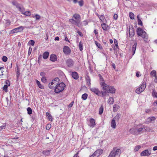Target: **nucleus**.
<instances>
[{"instance_id": "nucleus-5", "label": "nucleus", "mask_w": 157, "mask_h": 157, "mask_svg": "<svg viewBox=\"0 0 157 157\" xmlns=\"http://www.w3.org/2000/svg\"><path fill=\"white\" fill-rule=\"evenodd\" d=\"M151 154V149H147L143 151L140 153L141 156H147Z\"/></svg>"}, {"instance_id": "nucleus-63", "label": "nucleus", "mask_w": 157, "mask_h": 157, "mask_svg": "<svg viewBox=\"0 0 157 157\" xmlns=\"http://www.w3.org/2000/svg\"><path fill=\"white\" fill-rule=\"evenodd\" d=\"M74 102L73 101L71 102V103L68 105V107L70 108L73 105Z\"/></svg>"}, {"instance_id": "nucleus-35", "label": "nucleus", "mask_w": 157, "mask_h": 157, "mask_svg": "<svg viewBox=\"0 0 157 157\" xmlns=\"http://www.w3.org/2000/svg\"><path fill=\"white\" fill-rule=\"evenodd\" d=\"M98 16L99 17L100 19L101 20V21H102V22H103V21L105 19V17L103 15H99L98 14Z\"/></svg>"}, {"instance_id": "nucleus-18", "label": "nucleus", "mask_w": 157, "mask_h": 157, "mask_svg": "<svg viewBox=\"0 0 157 157\" xmlns=\"http://www.w3.org/2000/svg\"><path fill=\"white\" fill-rule=\"evenodd\" d=\"M71 75L72 78L75 79H77L78 78V74L76 72H72Z\"/></svg>"}, {"instance_id": "nucleus-49", "label": "nucleus", "mask_w": 157, "mask_h": 157, "mask_svg": "<svg viewBox=\"0 0 157 157\" xmlns=\"http://www.w3.org/2000/svg\"><path fill=\"white\" fill-rule=\"evenodd\" d=\"M16 6V8H17L20 11H21V8L18 3Z\"/></svg>"}, {"instance_id": "nucleus-39", "label": "nucleus", "mask_w": 157, "mask_h": 157, "mask_svg": "<svg viewBox=\"0 0 157 157\" xmlns=\"http://www.w3.org/2000/svg\"><path fill=\"white\" fill-rule=\"evenodd\" d=\"M144 126L143 125L141 127L138 128L137 129V132H140L143 131H144Z\"/></svg>"}, {"instance_id": "nucleus-58", "label": "nucleus", "mask_w": 157, "mask_h": 157, "mask_svg": "<svg viewBox=\"0 0 157 157\" xmlns=\"http://www.w3.org/2000/svg\"><path fill=\"white\" fill-rule=\"evenodd\" d=\"M40 75L42 77H44L45 75V73L44 72H42L40 73Z\"/></svg>"}, {"instance_id": "nucleus-48", "label": "nucleus", "mask_w": 157, "mask_h": 157, "mask_svg": "<svg viewBox=\"0 0 157 157\" xmlns=\"http://www.w3.org/2000/svg\"><path fill=\"white\" fill-rule=\"evenodd\" d=\"M95 43L96 45L99 48H101L102 47L100 44H99L97 41H95Z\"/></svg>"}, {"instance_id": "nucleus-9", "label": "nucleus", "mask_w": 157, "mask_h": 157, "mask_svg": "<svg viewBox=\"0 0 157 157\" xmlns=\"http://www.w3.org/2000/svg\"><path fill=\"white\" fill-rule=\"evenodd\" d=\"M63 52L66 55L69 54L71 53V49L69 47L67 46H65L63 48Z\"/></svg>"}, {"instance_id": "nucleus-19", "label": "nucleus", "mask_w": 157, "mask_h": 157, "mask_svg": "<svg viewBox=\"0 0 157 157\" xmlns=\"http://www.w3.org/2000/svg\"><path fill=\"white\" fill-rule=\"evenodd\" d=\"M129 35L130 37H132L134 36L135 34L134 29L133 28H130L129 29Z\"/></svg>"}, {"instance_id": "nucleus-55", "label": "nucleus", "mask_w": 157, "mask_h": 157, "mask_svg": "<svg viewBox=\"0 0 157 157\" xmlns=\"http://www.w3.org/2000/svg\"><path fill=\"white\" fill-rule=\"evenodd\" d=\"M29 43L32 46H33L34 44V43H35V42L34 40H31L29 41Z\"/></svg>"}, {"instance_id": "nucleus-6", "label": "nucleus", "mask_w": 157, "mask_h": 157, "mask_svg": "<svg viewBox=\"0 0 157 157\" xmlns=\"http://www.w3.org/2000/svg\"><path fill=\"white\" fill-rule=\"evenodd\" d=\"M24 28V27L21 26L19 27H17V28L11 30V33H17L19 32H20L21 31L23 30Z\"/></svg>"}, {"instance_id": "nucleus-15", "label": "nucleus", "mask_w": 157, "mask_h": 157, "mask_svg": "<svg viewBox=\"0 0 157 157\" xmlns=\"http://www.w3.org/2000/svg\"><path fill=\"white\" fill-rule=\"evenodd\" d=\"M115 89L113 87L110 86L106 92L108 93L113 94L115 93Z\"/></svg>"}, {"instance_id": "nucleus-11", "label": "nucleus", "mask_w": 157, "mask_h": 157, "mask_svg": "<svg viewBox=\"0 0 157 157\" xmlns=\"http://www.w3.org/2000/svg\"><path fill=\"white\" fill-rule=\"evenodd\" d=\"M95 121L93 118H90L89 120L90 124H88L89 126L92 128H93L96 125Z\"/></svg>"}, {"instance_id": "nucleus-45", "label": "nucleus", "mask_w": 157, "mask_h": 157, "mask_svg": "<svg viewBox=\"0 0 157 157\" xmlns=\"http://www.w3.org/2000/svg\"><path fill=\"white\" fill-rule=\"evenodd\" d=\"M41 81L43 82L46 83L47 82V79L46 77H42L41 78Z\"/></svg>"}, {"instance_id": "nucleus-64", "label": "nucleus", "mask_w": 157, "mask_h": 157, "mask_svg": "<svg viewBox=\"0 0 157 157\" xmlns=\"http://www.w3.org/2000/svg\"><path fill=\"white\" fill-rule=\"evenodd\" d=\"M89 157H97V156L95 154L93 153L92 155L89 156Z\"/></svg>"}, {"instance_id": "nucleus-4", "label": "nucleus", "mask_w": 157, "mask_h": 157, "mask_svg": "<svg viewBox=\"0 0 157 157\" xmlns=\"http://www.w3.org/2000/svg\"><path fill=\"white\" fill-rule=\"evenodd\" d=\"M146 87V83L145 82H144L139 87L136 89V92L137 93L139 94L144 90Z\"/></svg>"}, {"instance_id": "nucleus-34", "label": "nucleus", "mask_w": 157, "mask_h": 157, "mask_svg": "<svg viewBox=\"0 0 157 157\" xmlns=\"http://www.w3.org/2000/svg\"><path fill=\"white\" fill-rule=\"evenodd\" d=\"M88 94L86 93L83 94L82 96V98L84 100H86L87 98Z\"/></svg>"}, {"instance_id": "nucleus-57", "label": "nucleus", "mask_w": 157, "mask_h": 157, "mask_svg": "<svg viewBox=\"0 0 157 157\" xmlns=\"http://www.w3.org/2000/svg\"><path fill=\"white\" fill-rule=\"evenodd\" d=\"M138 21V24L139 25H141V26L143 25V23L141 20L140 19H139Z\"/></svg>"}, {"instance_id": "nucleus-41", "label": "nucleus", "mask_w": 157, "mask_h": 157, "mask_svg": "<svg viewBox=\"0 0 157 157\" xmlns=\"http://www.w3.org/2000/svg\"><path fill=\"white\" fill-rule=\"evenodd\" d=\"M129 17H130V18L131 19H134V14L130 12V13H129Z\"/></svg>"}, {"instance_id": "nucleus-12", "label": "nucleus", "mask_w": 157, "mask_h": 157, "mask_svg": "<svg viewBox=\"0 0 157 157\" xmlns=\"http://www.w3.org/2000/svg\"><path fill=\"white\" fill-rule=\"evenodd\" d=\"M156 119L154 117H151L148 118L146 120V123H153Z\"/></svg>"}, {"instance_id": "nucleus-36", "label": "nucleus", "mask_w": 157, "mask_h": 157, "mask_svg": "<svg viewBox=\"0 0 157 157\" xmlns=\"http://www.w3.org/2000/svg\"><path fill=\"white\" fill-rule=\"evenodd\" d=\"M78 27H80L81 25V22L80 20H76V23L75 24Z\"/></svg>"}, {"instance_id": "nucleus-2", "label": "nucleus", "mask_w": 157, "mask_h": 157, "mask_svg": "<svg viewBox=\"0 0 157 157\" xmlns=\"http://www.w3.org/2000/svg\"><path fill=\"white\" fill-rule=\"evenodd\" d=\"M137 34L138 36H141L143 39H144V40L146 42L148 41V36L146 33L141 28H138L137 29L136 31Z\"/></svg>"}, {"instance_id": "nucleus-17", "label": "nucleus", "mask_w": 157, "mask_h": 157, "mask_svg": "<svg viewBox=\"0 0 157 157\" xmlns=\"http://www.w3.org/2000/svg\"><path fill=\"white\" fill-rule=\"evenodd\" d=\"M51 149L49 150H44L42 151V154L46 156H48L50 155L51 151Z\"/></svg>"}, {"instance_id": "nucleus-29", "label": "nucleus", "mask_w": 157, "mask_h": 157, "mask_svg": "<svg viewBox=\"0 0 157 157\" xmlns=\"http://www.w3.org/2000/svg\"><path fill=\"white\" fill-rule=\"evenodd\" d=\"M141 146L140 145H138L136 146L134 149V152H136L139 151L141 148Z\"/></svg>"}, {"instance_id": "nucleus-43", "label": "nucleus", "mask_w": 157, "mask_h": 157, "mask_svg": "<svg viewBox=\"0 0 157 157\" xmlns=\"http://www.w3.org/2000/svg\"><path fill=\"white\" fill-rule=\"evenodd\" d=\"M8 87V86L7 85H5L3 88V90H5L6 92H7Z\"/></svg>"}, {"instance_id": "nucleus-33", "label": "nucleus", "mask_w": 157, "mask_h": 157, "mask_svg": "<svg viewBox=\"0 0 157 157\" xmlns=\"http://www.w3.org/2000/svg\"><path fill=\"white\" fill-rule=\"evenodd\" d=\"M121 117V115L119 114H117V115L113 119H114L115 120L118 121L120 118Z\"/></svg>"}, {"instance_id": "nucleus-30", "label": "nucleus", "mask_w": 157, "mask_h": 157, "mask_svg": "<svg viewBox=\"0 0 157 157\" xmlns=\"http://www.w3.org/2000/svg\"><path fill=\"white\" fill-rule=\"evenodd\" d=\"M46 115L48 118L49 120L50 121H52V119L51 115L49 113L47 112L46 113Z\"/></svg>"}, {"instance_id": "nucleus-51", "label": "nucleus", "mask_w": 157, "mask_h": 157, "mask_svg": "<svg viewBox=\"0 0 157 157\" xmlns=\"http://www.w3.org/2000/svg\"><path fill=\"white\" fill-rule=\"evenodd\" d=\"M101 94V95H102V96L103 97H105V96L106 95V93L105 92H104V91H101V92H100V94Z\"/></svg>"}, {"instance_id": "nucleus-24", "label": "nucleus", "mask_w": 157, "mask_h": 157, "mask_svg": "<svg viewBox=\"0 0 157 157\" xmlns=\"http://www.w3.org/2000/svg\"><path fill=\"white\" fill-rule=\"evenodd\" d=\"M144 128L145 131L146 132H151L152 129L149 127L144 126Z\"/></svg>"}, {"instance_id": "nucleus-23", "label": "nucleus", "mask_w": 157, "mask_h": 157, "mask_svg": "<svg viewBox=\"0 0 157 157\" xmlns=\"http://www.w3.org/2000/svg\"><path fill=\"white\" fill-rule=\"evenodd\" d=\"M36 82L37 84V85L39 88L42 89H44V86L42 84H41L40 82L39 81L36 80Z\"/></svg>"}, {"instance_id": "nucleus-62", "label": "nucleus", "mask_w": 157, "mask_h": 157, "mask_svg": "<svg viewBox=\"0 0 157 157\" xmlns=\"http://www.w3.org/2000/svg\"><path fill=\"white\" fill-rule=\"evenodd\" d=\"M6 85H7L8 86H9L10 85V83L9 80H7L6 81Z\"/></svg>"}, {"instance_id": "nucleus-37", "label": "nucleus", "mask_w": 157, "mask_h": 157, "mask_svg": "<svg viewBox=\"0 0 157 157\" xmlns=\"http://www.w3.org/2000/svg\"><path fill=\"white\" fill-rule=\"evenodd\" d=\"M28 113L29 114H31L32 113V110L31 108L28 107L27 109Z\"/></svg>"}, {"instance_id": "nucleus-10", "label": "nucleus", "mask_w": 157, "mask_h": 157, "mask_svg": "<svg viewBox=\"0 0 157 157\" xmlns=\"http://www.w3.org/2000/svg\"><path fill=\"white\" fill-rule=\"evenodd\" d=\"M90 90L92 92L96 94L99 95L100 91L98 89L95 87L90 88Z\"/></svg>"}, {"instance_id": "nucleus-3", "label": "nucleus", "mask_w": 157, "mask_h": 157, "mask_svg": "<svg viewBox=\"0 0 157 157\" xmlns=\"http://www.w3.org/2000/svg\"><path fill=\"white\" fill-rule=\"evenodd\" d=\"M66 86V85L63 82L58 84L55 86L54 92L57 94H59L63 91Z\"/></svg>"}, {"instance_id": "nucleus-46", "label": "nucleus", "mask_w": 157, "mask_h": 157, "mask_svg": "<svg viewBox=\"0 0 157 157\" xmlns=\"http://www.w3.org/2000/svg\"><path fill=\"white\" fill-rule=\"evenodd\" d=\"M152 94L154 97L157 98V93L155 92V90H153Z\"/></svg>"}, {"instance_id": "nucleus-27", "label": "nucleus", "mask_w": 157, "mask_h": 157, "mask_svg": "<svg viewBox=\"0 0 157 157\" xmlns=\"http://www.w3.org/2000/svg\"><path fill=\"white\" fill-rule=\"evenodd\" d=\"M114 100L112 97H110L108 100V103L110 105L113 104V103Z\"/></svg>"}, {"instance_id": "nucleus-22", "label": "nucleus", "mask_w": 157, "mask_h": 157, "mask_svg": "<svg viewBox=\"0 0 157 157\" xmlns=\"http://www.w3.org/2000/svg\"><path fill=\"white\" fill-rule=\"evenodd\" d=\"M137 44L136 43H135L133 45L132 47V51L133 52L132 55L133 56L135 53L136 49V47Z\"/></svg>"}, {"instance_id": "nucleus-21", "label": "nucleus", "mask_w": 157, "mask_h": 157, "mask_svg": "<svg viewBox=\"0 0 157 157\" xmlns=\"http://www.w3.org/2000/svg\"><path fill=\"white\" fill-rule=\"evenodd\" d=\"M49 53L48 52H45L44 53L43 55V58L44 59H47L48 57Z\"/></svg>"}, {"instance_id": "nucleus-7", "label": "nucleus", "mask_w": 157, "mask_h": 157, "mask_svg": "<svg viewBox=\"0 0 157 157\" xmlns=\"http://www.w3.org/2000/svg\"><path fill=\"white\" fill-rule=\"evenodd\" d=\"M100 84L102 89L106 92L110 86L108 85L105 82H101Z\"/></svg>"}, {"instance_id": "nucleus-61", "label": "nucleus", "mask_w": 157, "mask_h": 157, "mask_svg": "<svg viewBox=\"0 0 157 157\" xmlns=\"http://www.w3.org/2000/svg\"><path fill=\"white\" fill-rule=\"evenodd\" d=\"M87 83H88V85H90L91 84L90 79L89 78H88V79H87Z\"/></svg>"}, {"instance_id": "nucleus-13", "label": "nucleus", "mask_w": 157, "mask_h": 157, "mask_svg": "<svg viewBox=\"0 0 157 157\" xmlns=\"http://www.w3.org/2000/svg\"><path fill=\"white\" fill-rule=\"evenodd\" d=\"M103 152V150L101 149H99L96 151L94 153L97 157H98Z\"/></svg>"}, {"instance_id": "nucleus-38", "label": "nucleus", "mask_w": 157, "mask_h": 157, "mask_svg": "<svg viewBox=\"0 0 157 157\" xmlns=\"http://www.w3.org/2000/svg\"><path fill=\"white\" fill-rule=\"evenodd\" d=\"M31 12L30 11H27L24 12V13H23V14L27 16H29L31 14Z\"/></svg>"}, {"instance_id": "nucleus-52", "label": "nucleus", "mask_w": 157, "mask_h": 157, "mask_svg": "<svg viewBox=\"0 0 157 157\" xmlns=\"http://www.w3.org/2000/svg\"><path fill=\"white\" fill-rule=\"evenodd\" d=\"M2 59L3 61L6 62L7 60V58L6 56H4L2 57Z\"/></svg>"}, {"instance_id": "nucleus-42", "label": "nucleus", "mask_w": 157, "mask_h": 157, "mask_svg": "<svg viewBox=\"0 0 157 157\" xmlns=\"http://www.w3.org/2000/svg\"><path fill=\"white\" fill-rule=\"evenodd\" d=\"M78 46L80 50L82 51L83 50V45L81 42H79Z\"/></svg>"}, {"instance_id": "nucleus-56", "label": "nucleus", "mask_w": 157, "mask_h": 157, "mask_svg": "<svg viewBox=\"0 0 157 157\" xmlns=\"http://www.w3.org/2000/svg\"><path fill=\"white\" fill-rule=\"evenodd\" d=\"M32 51V48L31 47H29V51H28V55H30L31 54Z\"/></svg>"}, {"instance_id": "nucleus-14", "label": "nucleus", "mask_w": 157, "mask_h": 157, "mask_svg": "<svg viewBox=\"0 0 157 157\" xmlns=\"http://www.w3.org/2000/svg\"><path fill=\"white\" fill-rule=\"evenodd\" d=\"M59 81V79L58 78H56L54 79L51 82V85H54L56 86L57 85Z\"/></svg>"}, {"instance_id": "nucleus-32", "label": "nucleus", "mask_w": 157, "mask_h": 157, "mask_svg": "<svg viewBox=\"0 0 157 157\" xmlns=\"http://www.w3.org/2000/svg\"><path fill=\"white\" fill-rule=\"evenodd\" d=\"M103 106L102 105H101L99 109V113L100 115H101L103 112Z\"/></svg>"}, {"instance_id": "nucleus-31", "label": "nucleus", "mask_w": 157, "mask_h": 157, "mask_svg": "<svg viewBox=\"0 0 157 157\" xmlns=\"http://www.w3.org/2000/svg\"><path fill=\"white\" fill-rule=\"evenodd\" d=\"M73 17L77 20H79L80 18V17L79 14H75L73 16Z\"/></svg>"}, {"instance_id": "nucleus-44", "label": "nucleus", "mask_w": 157, "mask_h": 157, "mask_svg": "<svg viewBox=\"0 0 157 157\" xmlns=\"http://www.w3.org/2000/svg\"><path fill=\"white\" fill-rule=\"evenodd\" d=\"M69 21L72 24L75 25L76 23V21L74 20L73 19H70L69 20Z\"/></svg>"}, {"instance_id": "nucleus-47", "label": "nucleus", "mask_w": 157, "mask_h": 157, "mask_svg": "<svg viewBox=\"0 0 157 157\" xmlns=\"http://www.w3.org/2000/svg\"><path fill=\"white\" fill-rule=\"evenodd\" d=\"M151 75L155 76L156 75V72L155 70H153L151 73Z\"/></svg>"}, {"instance_id": "nucleus-28", "label": "nucleus", "mask_w": 157, "mask_h": 157, "mask_svg": "<svg viewBox=\"0 0 157 157\" xmlns=\"http://www.w3.org/2000/svg\"><path fill=\"white\" fill-rule=\"evenodd\" d=\"M32 17L33 18H35L36 20H39L41 18V16L38 14H36L35 15H33Z\"/></svg>"}, {"instance_id": "nucleus-26", "label": "nucleus", "mask_w": 157, "mask_h": 157, "mask_svg": "<svg viewBox=\"0 0 157 157\" xmlns=\"http://www.w3.org/2000/svg\"><path fill=\"white\" fill-rule=\"evenodd\" d=\"M119 106L115 104L113 105V111L116 112L119 109Z\"/></svg>"}, {"instance_id": "nucleus-40", "label": "nucleus", "mask_w": 157, "mask_h": 157, "mask_svg": "<svg viewBox=\"0 0 157 157\" xmlns=\"http://www.w3.org/2000/svg\"><path fill=\"white\" fill-rule=\"evenodd\" d=\"M129 132L131 133L134 134L136 132V129L134 128H132L129 130Z\"/></svg>"}, {"instance_id": "nucleus-20", "label": "nucleus", "mask_w": 157, "mask_h": 157, "mask_svg": "<svg viewBox=\"0 0 157 157\" xmlns=\"http://www.w3.org/2000/svg\"><path fill=\"white\" fill-rule=\"evenodd\" d=\"M111 127L114 129H115L116 128V123L115 122V121L114 119H113L112 120L111 123Z\"/></svg>"}, {"instance_id": "nucleus-54", "label": "nucleus", "mask_w": 157, "mask_h": 157, "mask_svg": "<svg viewBox=\"0 0 157 157\" xmlns=\"http://www.w3.org/2000/svg\"><path fill=\"white\" fill-rule=\"evenodd\" d=\"M51 127V125L50 124H47L46 127V129L47 130H49Z\"/></svg>"}, {"instance_id": "nucleus-8", "label": "nucleus", "mask_w": 157, "mask_h": 157, "mask_svg": "<svg viewBox=\"0 0 157 157\" xmlns=\"http://www.w3.org/2000/svg\"><path fill=\"white\" fill-rule=\"evenodd\" d=\"M66 63L67 65L69 67H72L74 64L73 60L72 59H70L67 60Z\"/></svg>"}, {"instance_id": "nucleus-53", "label": "nucleus", "mask_w": 157, "mask_h": 157, "mask_svg": "<svg viewBox=\"0 0 157 157\" xmlns=\"http://www.w3.org/2000/svg\"><path fill=\"white\" fill-rule=\"evenodd\" d=\"M78 4L80 6H82L83 5V0H80L78 2Z\"/></svg>"}, {"instance_id": "nucleus-60", "label": "nucleus", "mask_w": 157, "mask_h": 157, "mask_svg": "<svg viewBox=\"0 0 157 157\" xmlns=\"http://www.w3.org/2000/svg\"><path fill=\"white\" fill-rule=\"evenodd\" d=\"M118 17V15L116 14H114L113 15V18L115 19L116 20Z\"/></svg>"}, {"instance_id": "nucleus-25", "label": "nucleus", "mask_w": 157, "mask_h": 157, "mask_svg": "<svg viewBox=\"0 0 157 157\" xmlns=\"http://www.w3.org/2000/svg\"><path fill=\"white\" fill-rule=\"evenodd\" d=\"M101 26L104 30L106 31L107 29L108 26L105 23H102L101 24Z\"/></svg>"}, {"instance_id": "nucleus-59", "label": "nucleus", "mask_w": 157, "mask_h": 157, "mask_svg": "<svg viewBox=\"0 0 157 157\" xmlns=\"http://www.w3.org/2000/svg\"><path fill=\"white\" fill-rule=\"evenodd\" d=\"M12 3L13 5L15 6H16L18 4V3L16 1H15L12 2Z\"/></svg>"}, {"instance_id": "nucleus-1", "label": "nucleus", "mask_w": 157, "mask_h": 157, "mask_svg": "<svg viewBox=\"0 0 157 157\" xmlns=\"http://www.w3.org/2000/svg\"><path fill=\"white\" fill-rule=\"evenodd\" d=\"M121 154V150L117 147H114L110 152L108 157H120Z\"/></svg>"}, {"instance_id": "nucleus-50", "label": "nucleus", "mask_w": 157, "mask_h": 157, "mask_svg": "<svg viewBox=\"0 0 157 157\" xmlns=\"http://www.w3.org/2000/svg\"><path fill=\"white\" fill-rule=\"evenodd\" d=\"M16 6V8H17L20 11H21V8L18 3Z\"/></svg>"}, {"instance_id": "nucleus-16", "label": "nucleus", "mask_w": 157, "mask_h": 157, "mask_svg": "<svg viewBox=\"0 0 157 157\" xmlns=\"http://www.w3.org/2000/svg\"><path fill=\"white\" fill-rule=\"evenodd\" d=\"M50 59L52 61H56L57 60V56L55 54H52L50 56Z\"/></svg>"}]
</instances>
